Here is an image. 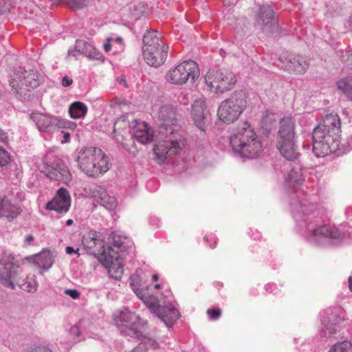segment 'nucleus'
Instances as JSON below:
<instances>
[{"mask_svg":"<svg viewBox=\"0 0 352 352\" xmlns=\"http://www.w3.org/2000/svg\"><path fill=\"white\" fill-rule=\"evenodd\" d=\"M21 212V209L19 206L12 204L8 197L0 196V218L11 220Z\"/></svg>","mask_w":352,"mask_h":352,"instance_id":"aec40b11","label":"nucleus"},{"mask_svg":"<svg viewBox=\"0 0 352 352\" xmlns=\"http://www.w3.org/2000/svg\"><path fill=\"white\" fill-rule=\"evenodd\" d=\"M153 281H157L159 279V276L157 274H154L152 277Z\"/></svg>","mask_w":352,"mask_h":352,"instance_id":"13d9d810","label":"nucleus"},{"mask_svg":"<svg viewBox=\"0 0 352 352\" xmlns=\"http://www.w3.org/2000/svg\"><path fill=\"white\" fill-rule=\"evenodd\" d=\"M130 352H147V349L144 344L140 343Z\"/></svg>","mask_w":352,"mask_h":352,"instance_id":"a18cd8bd","label":"nucleus"},{"mask_svg":"<svg viewBox=\"0 0 352 352\" xmlns=\"http://www.w3.org/2000/svg\"><path fill=\"white\" fill-rule=\"evenodd\" d=\"M206 100L203 98L195 100L192 104L191 114L196 126L204 131L206 128V120L208 112L206 111Z\"/></svg>","mask_w":352,"mask_h":352,"instance_id":"a211bd4d","label":"nucleus"},{"mask_svg":"<svg viewBox=\"0 0 352 352\" xmlns=\"http://www.w3.org/2000/svg\"><path fill=\"white\" fill-rule=\"evenodd\" d=\"M72 79L68 76H64L62 79V85L63 87H69L72 84Z\"/></svg>","mask_w":352,"mask_h":352,"instance_id":"49530a36","label":"nucleus"},{"mask_svg":"<svg viewBox=\"0 0 352 352\" xmlns=\"http://www.w3.org/2000/svg\"><path fill=\"white\" fill-rule=\"evenodd\" d=\"M349 288L352 292V276L349 278Z\"/></svg>","mask_w":352,"mask_h":352,"instance_id":"4d7b16f0","label":"nucleus"},{"mask_svg":"<svg viewBox=\"0 0 352 352\" xmlns=\"http://www.w3.org/2000/svg\"><path fill=\"white\" fill-rule=\"evenodd\" d=\"M200 76L198 64L194 60H185L171 68L166 73V80L175 85L195 83Z\"/></svg>","mask_w":352,"mask_h":352,"instance_id":"0eeeda50","label":"nucleus"},{"mask_svg":"<svg viewBox=\"0 0 352 352\" xmlns=\"http://www.w3.org/2000/svg\"><path fill=\"white\" fill-rule=\"evenodd\" d=\"M337 87L349 100H352V76L344 77L337 82Z\"/></svg>","mask_w":352,"mask_h":352,"instance_id":"72a5a7b5","label":"nucleus"},{"mask_svg":"<svg viewBox=\"0 0 352 352\" xmlns=\"http://www.w3.org/2000/svg\"><path fill=\"white\" fill-rule=\"evenodd\" d=\"M63 124L61 127H69V128H75L76 126V124L74 122H67L63 120Z\"/></svg>","mask_w":352,"mask_h":352,"instance_id":"8fccbe9b","label":"nucleus"},{"mask_svg":"<svg viewBox=\"0 0 352 352\" xmlns=\"http://www.w3.org/2000/svg\"><path fill=\"white\" fill-rule=\"evenodd\" d=\"M72 223H73V220H72V219H68V220H67V221H66V225H67V226H71Z\"/></svg>","mask_w":352,"mask_h":352,"instance_id":"bf43d9fd","label":"nucleus"},{"mask_svg":"<svg viewBox=\"0 0 352 352\" xmlns=\"http://www.w3.org/2000/svg\"><path fill=\"white\" fill-rule=\"evenodd\" d=\"M157 314L167 327H171L180 316L179 311L172 304L165 307L159 306Z\"/></svg>","mask_w":352,"mask_h":352,"instance_id":"5701e85b","label":"nucleus"},{"mask_svg":"<svg viewBox=\"0 0 352 352\" xmlns=\"http://www.w3.org/2000/svg\"><path fill=\"white\" fill-rule=\"evenodd\" d=\"M38 168L41 172L43 173L51 179L60 181L66 184L72 179V176L68 167L61 162H58L55 164H50L46 160H43L38 165Z\"/></svg>","mask_w":352,"mask_h":352,"instance_id":"f8f14e48","label":"nucleus"},{"mask_svg":"<svg viewBox=\"0 0 352 352\" xmlns=\"http://www.w3.org/2000/svg\"><path fill=\"white\" fill-rule=\"evenodd\" d=\"M204 241H208V237L207 236H204Z\"/></svg>","mask_w":352,"mask_h":352,"instance_id":"69168bd1","label":"nucleus"},{"mask_svg":"<svg viewBox=\"0 0 352 352\" xmlns=\"http://www.w3.org/2000/svg\"><path fill=\"white\" fill-rule=\"evenodd\" d=\"M294 122L292 118H283L280 122L278 139H294Z\"/></svg>","mask_w":352,"mask_h":352,"instance_id":"393cba45","label":"nucleus"},{"mask_svg":"<svg viewBox=\"0 0 352 352\" xmlns=\"http://www.w3.org/2000/svg\"><path fill=\"white\" fill-rule=\"evenodd\" d=\"M0 140L3 143H7L8 142V135L7 133L3 131L1 129H0Z\"/></svg>","mask_w":352,"mask_h":352,"instance_id":"09e8293b","label":"nucleus"},{"mask_svg":"<svg viewBox=\"0 0 352 352\" xmlns=\"http://www.w3.org/2000/svg\"><path fill=\"white\" fill-rule=\"evenodd\" d=\"M230 141L233 151L243 157H256L262 151L261 142L253 126L247 121L238 123Z\"/></svg>","mask_w":352,"mask_h":352,"instance_id":"7ed1b4c3","label":"nucleus"},{"mask_svg":"<svg viewBox=\"0 0 352 352\" xmlns=\"http://www.w3.org/2000/svg\"><path fill=\"white\" fill-rule=\"evenodd\" d=\"M157 115L162 123L157 138L158 142L153 148V152L158 162L161 163L168 156L179 153L185 145V140L171 127L176 115L175 109L172 105H162L159 109Z\"/></svg>","mask_w":352,"mask_h":352,"instance_id":"f257e3e1","label":"nucleus"},{"mask_svg":"<svg viewBox=\"0 0 352 352\" xmlns=\"http://www.w3.org/2000/svg\"><path fill=\"white\" fill-rule=\"evenodd\" d=\"M94 200L104 208L112 210L117 206V201L114 197L109 196L107 190L102 186H98L93 191Z\"/></svg>","mask_w":352,"mask_h":352,"instance_id":"4be33fe9","label":"nucleus"},{"mask_svg":"<svg viewBox=\"0 0 352 352\" xmlns=\"http://www.w3.org/2000/svg\"><path fill=\"white\" fill-rule=\"evenodd\" d=\"M344 63L351 69H352V50L346 52L343 57Z\"/></svg>","mask_w":352,"mask_h":352,"instance_id":"a19ab883","label":"nucleus"},{"mask_svg":"<svg viewBox=\"0 0 352 352\" xmlns=\"http://www.w3.org/2000/svg\"><path fill=\"white\" fill-rule=\"evenodd\" d=\"M206 313L213 320H217L221 316V310L219 308L208 309Z\"/></svg>","mask_w":352,"mask_h":352,"instance_id":"58836bf2","label":"nucleus"},{"mask_svg":"<svg viewBox=\"0 0 352 352\" xmlns=\"http://www.w3.org/2000/svg\"><path fill=\"white\" fill-rule=\"evenodd\" d=\"M312 237L316 243H318L322 237L332 239H343L344 238V233L335 226L324 225L314 229L312 231Z\"/></svg>","mask_w":352,"mask_h":352,"instance_id":"6ab92c4d","label":"nucleus"},{"mask_svg":"<svg viewBox=\"0 0 352 352\" xmlns=\"http://www.w3.org/2000/svg\"><path fill=\"white\" fill-rule=\"evenodd\" d=\"M120 82L121 83H123V84L124 85V86H125V87H127V85H126V80H125V79H124V78H121L120 79Z\"/></svg>","mask_w":352,"mask_h":352,"instance_id":"052dcab7","label":"nucleus"},{"mask_svg":"<svg viewBox=\"0 0 352 352\" xmlns=\"http://www.w3.org/2000/svg\"><path fill=\"white\" fill-rule=\"evenodd\" d=\"M31 117L40 131H52L63 124L62 119L43 113H32Z\"/></svg>","mask_w":352,"mask_h":352,"instance_id":"f3484780","label":"nucleus"},{"mask_svg":"<svg viewBox=\"0 0 352 352\" xmlns=\"http://www.w3.org/2000/svg\"><path fill=\"white\" fill-rule=\"evenodd\" d=\"M81 52L89 59L100 63H102L104 60L103 55L95 47L87 43H83V47L81 49Z\"/></svg>","mask_w":352,"mask_h":352,"instance_id":"2f4dec72","label":"nucleus"},{"mask_svg":"<svg viewBox=\"0 0 352 352\" xmlns=\"http://www.w3.org/2000/svg\"><path fill=\"white\" fill-rule=\"evenodd\" d=\"M142 53L145 61L151 66L162 65L167 58L168 46L157 31H147L143 37Z\"/></svg>","mask_w":352,"mask_h":352,"instance_id":"39448f33","label":"nucleus"},{"mask_svg":"<svg viewBox=\"0 0 352 352\" xmlns=\"http://www.w3.org/2000/svg\"><path fill=\"white\" fill-rule=\"evenodd\" d=\"M208 90L214 94H223L235 86L237 79L232 72L226 69H210L204 76Z\"/></svg>","mask_w":352,"mask_h":352,"instance_id":"1a4fd4ad","label":"nucleus"},{"mask_svg":"<svg viewBox=\"0 0 352 352\" xmlns=\"http://www.w3.org/2000/svg\"><path fill=\"white\" fill-rule=\"evenodd\" d=\"M113 38L108 37L107 38L104 43L103 44V48L106 52H109L111 50V43L113 41Z\"/></svg>","mask_w":352,"mask_h":352,"instance_id":"37998d69","label":"nucleus"},{"mask_svg":"<svg viewBox=\"0 0 352 352\" xmlns=\"http://www.w3.org/2000/svg\"><path fill=\"white\" fill-rule=\"evenodd\" d=\"M248 106V96L242 90L236 91L223 100L217 109L219 120L226 124L236 122Z\"/></svg>","mask_w":352,"mask_h":352,"instance_id":"423d86ee","label":"nucleus"},{"mask_svg":"<svg viewBox=\"0 0 352 352\" xmlns=\"http://www.w3.org/2000/svg\"><path fill=\"white\" fill-rule=\"evenodd\" d=\"M329 331H330V333H332L333 331H335V330H334V329H332V330H331V327L329 328Z\"/></svg>","mask_w":352,"mask_h":352,"instance_id":"0e129e2a","label":"nucleus"},{"mask_svg":"<svg viewBox=\"0 0 352 352\" xmlns=\"http://www.w3.org/2000/svg\"><path fill=\"white\" fill-rule=\"evenodd\" d=\"M16 285H19L23 290L31 292L36 289L37 284L34 276H28L26 273L22 270L21 276H18L17 281L14 283V287Z\"/></svg>","mask_w":352,"mask_h":352,"instance_id":"c756f323","label":"nucleus"},{"mask_svg":"<svg viewBox=\"0 0 352 352\" xmlns=\"http://www.w3.org/2000/svg\"><path fill=\"white\" fill-rule=\"evenodd\" d=\"M64 138H65V142H68L69 139V137H70V135L69 133H65L64 132Z\"/></svg>","mask_w":352,"mask_h":352,"instance_id":"6e6d98bb","label":"nucleus"},{"mask_svg":"<svg viewBox=\"0 0 352 352\" xmlns=\"http://www.w3.org/2000/svg\"><path fill=\"white\" fill-rule=\"evenodd\" d=\"M88 0H69L67 6L73 10L82 9L87 5Z\"/></svg>","mask_w":352,"mask_h":352,"instance_id":"e433bc0d","label":"nucleus"},{"mask_svg":"<svg viewBox=\"0 0 352 352\" xmlns=\"http://www.w3.org/2000/svg\"><path fill=\"white\" fill-rule=\"evenodd\" d=\"M277 148L280 154L288 160H294L298 155L294 139H278Z\"/></svg>","mask_w":352,"mask_h":352,"instance_id":"412c9836","label":"nucleus"},{"mask_svg":"<svg viewBox=\"0 0 352 352\" xmlns=\"http://www.w3.org/2000/svg\"><path fill=\"white\" fill-rule=\"evenodd\" d=\"M113 134L118 143L124 144V141L130 136L129 123L125 118H120L116 121Z\"/></svg>","mask_w":352,"mask_h":352,"instance_id":"b1692460","label":"nucleus"},{"mask_svg":"<svg viewBox=\"0 0 352 352\" xmlns=\"http://www.w3.org/2000/svg\"><path fill=\"white\" fill-rule=\"evenodd\" d=\"M82 243L86 251L94 254L98 259V256L106 252L108 255V250L104 246V242L96 232L91 231L83 236Z\"/></svg>","mask_w":352,"mask_h":352,"instance_id":"2eb2a0df","label":"nucleus"},{"mask_svg":"<svg viewBox=\"0 0 352 352\" xmlns=\"http://www.w3.org/2000/svg\"><path fill=\"white\" fill-rule=\"evenodd\" d=\"M87 112L86 105L81 102H73L69 109V113L71 118L74 119L81 118L85 116Z\"/></svg>","mask_w":352,"mask_h":352,"instance_id":"473e14b6","label":"nucleus"},{"mask_svg":"<svg viewBox=\"0 0 352 352\" xmlns=\"http://www.w3.org/2000/svg\"><path fill=\"white\" fill-rule=\"evenodd\" d=\"M341 310L340 308L336 309H327L325 311L322 322L325 327L333 326L339 324L343 320L342 316L340 315Z\"/></svg>","mask_w":352,"mask_h":352,"instance_id":"cd10ccee","label":"nucleus"},{"mask_svg":"<svg viewBox=\"0 0 352 352\" xmlns=\"http://www.w3.org/2000/svg\"><path fill=\"white\" fill-rule=\"evenodd\" d=\"M70 333H74V334L78 335V334H79V330H78V328L77 327H72L70 329Z\"/></svg>","mask_w":352,"mask_h":352,"instance_id":"3c124183","label":"nucleus"},{"mask_svg":"<svg viewBox=\"0 0 352 352\" xmlns=\"http://www.w3.org/2000/svg\"><path fill=\"white\" fill-rule=\"evenodd\" d=\"M53 4H58L60 1H65L67 4L69 0H51Z\"/></svg>","mask_w":352,"mask_h":352,"instance_id":"5fc2aeb1","label":"nucleus"},{"mask_svg":"<svg viewBox=\"0 0 352 352\" xmlns=\"http://www.w3.org/2000/svg\"><path fill=\"white\" fill-rule=\"evenodd\" d=\"M76 160L81 171L94 178L107 173L111 166L104 152L96 147H85L80 149Z\"/></svg>","mask_w":352,"mask_h":352,"instance_id":"20e7f679","label":"nucleus"},{"mask_svg":"<svg viewBox=\"0 0 352 352\" xmlns=\"http://www.w3.org/2000/svg\"><path fill=\"white\" fill-rule=\"evenodd\" d=\"M36 262L40 267L47 270L52 265L53 258L49 252H42L37 256Z\"/></svg>","mask_w":352,"mask_h":352,"instance_id":"f704fd0d","label":"nucleus"},{"mask_svg":"<svg viewBox=\"0 0 352 352\" xmlns=\"http://www.w3.org/2000/svg\"><path fill=\"white\" fill-rule=\"evenodd\" d=\"M281 67L289 73L302 74L309 66L307 56L285 52L280 56Z\"/></svg>","mask_w":352,"mask_h":352,"instance_id":"9b49d317","label":"nucleus"},{"mask_svg":"<svg viewBox=\"0 0 352 352\" xmlns=\"http://www.w3.org/2000/svg\"><path fill=\"white\" fill-rule=\"evenodd\" d=\"M27 352H52L50 349L45 347H37L28 350Z\"/></svg>","mask_w":352,"mask_h":352,"instance_id":"de8ad7c7","label":"nucleus"},{"mask_svg":"<svg viewBox=\"0 0 352 352\" xmlns=\"http://www.w3.org/2000/svg\"><path fill=\"white\" fill-rule=\"evenodd\" d=\"M305 178L302 175V170L298 168H293L288 173L286 182L291 187H298L304 182Z\"/></svg>","mask_w":352,"mask_h":352,"instance_id":"7c9ffc66","label":"nucleus"},{"mask_svg":"<svg viewBox=\"0 0 352 352\" xmlns=\"http://www.w3.org/2000/svg\"><path fill=\"white\" fill-rule=\"evenodd\" d=\"M259 20L261 21L263 25V28L266 31H272L271 28L276 25L273 10L268 6H263L261 8Z\"/></svg>","mask_w":352,"mask_h":352,"instance_id":"bb28decb","label":"nucleus"},{"mask_svg":"<svg viewBox=\"0 0 352 352\" xmlns=\"http://www.w3.org/2000/svg\"><path fill=\"white\" fill-rule=\"evenodd\" d=\"M10 160L9 153L0 146V166L7 165Z\"/></svg>","mask_w":352,"mask_h":352,"instance_id":"4c0bfd02","label":"nucleus"},{"mask_svg":"<svg viewBox=\"0 0 352 352\" xmlns=\"http://www.w3.org/2000/svg\"><path fill=\"white\" fill-rule=\"evenodd\" d=\"M329 352H352V344L348 341L337 342Z\"/></svg>","mask_w":352,"mask_h":352,"instance_id":"c9c22d12","label":"nucleus"},{"mask_svg":"<svg viewBox=\"0 0 352 352\" xmlns=\"http://www.w3.org/2000/svg\"><path fill=\"white\" fill-rule=\"evenodd\" d=\"M64 293L69 296L73 299H78L80 297V292L76 289H65Z\"/></svg>","mask_w":352,"mask_h":352,"instance_id":"79ce46f5","label":"nucleus"},{"mask_svg":"<svg viewBox=\"0 0 352 352\" xmlns=\"http://www.w3.org/2000/svg\"><path fill=\"white\" fill-rule=\"evenodd\" d=\"M340 132L338 115L333 112L326 114L312 133L315 155L318 157H324L336 151L339 146Z\"/></svg>","mask_w":352,"mask_h":352,"instance_id":"f03ea898","label":"nucleus"},{"mask_svg":"<svg viewBox=\"0 0 352 352\" xmlns=\"http://www.w3.org/2000/svg\"><path fill=\"white\" fill-rule=\"evenodd\" d=\"M133 137L140 143L146 144L153 140L154 134L147 124H143L135 131Z\"/></svg>","mask_w":352,"mask_h":352,"instance_id":"a878e982","label":"nucleus"},{"mask_svg":"<svg viewBox=\"0 0 352 352\" xmlns=\"http://www.w3.org/2000/svg\"><path fill=\"white\" fill-rule=\"evenodd\" d=\"M116 41L118 42V43H122V38L120 36L117 37L116 38Z\"/></svg>","mask_w":352,"mask_h":352,"instance_id":"680f3d73","label":"nucleus"},{"mask_svg":"<svg viewBox=\"0 0 352 352\" xmlns=\"http://www.w3.org/2000/svg\"><path fill=\"white\" fill-rule=\"evenodd\" d=\"M66 252L67 254H70L74 252V248L72 247L68 246L66 248Z\"/></svg>","mask_w":352,"mask_h":352,"instance_id":"864d4df0","label":"nucleus"},{"mask_svg":"<svg viewBox=\"0 0 352 352\" xmlns=\"http://www.w3.org/2000/svg\"><path fill=\"white\" fill-rule=\"evenodd\" d=\"M71 206V197L69 191L60 188L54 197L47 204L46 208L59 213L67 212Z\"/></svg>","mask_w":352,"mask_h":352,"instance_id":"dca6fc26","label":"nucleus"},{"mask_svg":"<svg viewBox=\"0 0 352 352\" xmlns=\"http://www.w3.org/2000/svg\"><path fill=\"white\" fill-rule=\"evenodd\" d=\"M130 287L137 296L141 300L145 301L147 299L146 289L142 284V280L140 276L133 274L130 276Z\"/></svg>","mask_w":352,"mask_h":352,"instance_id":"c85d7f7f","label":"nucleus"},{"mask_svg":"<svg viewBox=\"0 0 352 352\" xmlns=\"http://www.w3.org/2000/svg\"><path fill=\"white\" fill-rule=\"evenodd\" d=\"M160 287H161V286H160V284H155V286H154L155 289H160Z\"/></svg>","mask_w":352,"mask_h":352,"instance_id":"e2e57ef3","label":"nucleus"},{"mask_svg":"<svg viewBox=\"0 0 352 352\" xmlns=\"http://www.w3.org/2000/svg\"><path fill=\"white\" fill-rule=\"evenodd\" d=\"M112 238L113 241V245L117 248H121L123 245V242L122 241L121 238L119 236H116L114 234L112 236Z\"/></svg>","mask_w":352,"mask_h":352,"instance_id":"c03bdc74","label":"nucleus"},{"mask_svg":"<svg viewBox=\"0 0 352 352\" xmlns=\"http://www.w3.org/2000/svg\"><path fill=\"white\" fill-rule=\"evenodd\" d=\"M113 320L122 332L135 334L140 318L134 312L124 309L113 314Z\"/></svg>","mask_w":352,"mask_h":352,"instance_id":"ddd939ff","label":"nucleus"},{"mask_svg":"<svg viewBox=\"0 0 352 352\" xmlns=\"http://www.w3.org/2000/svg\"><path fill=\"white\" fill-rule=\"evenodd\" d=\"M215 245H216V242L214 243V244L213 245H211V248H215Z\"/></svg>","mask_w":352,"mask_h":352,"instance_id":"338daca9","label":"nucleus"},{"mask_svg":"<svg viewBox=\"0 0 352 352\" xmlns=\"http://www.w3.org/2000/svg\"><path fill=\"white\" fill-rule=\"evenodd\" d=\"M22 269L14 257L3 253L0 258V283L6 287L14 289V283L21 276Z\"/></svg>","mask_w":352,"mask_h":352,"instance_id":"9d476101","label":"nucleus"},{"mask_svg":"<svg viewBox=\"0 0 352 352\" xmlns=\"http://www.w3.org/2000/svg\"><path fill=\"white\" fill-rule=\"evenodd\" d=\"M108 255L106 252L98 256V261L108 270L111 277L116 280L121 278L124 269L119 261L118 253L111 247L107 248Z\"/></svg>","mask_w":352,"mask_h":352,"instance_id":"4468645a","label":"nucleus"},{"mask_svg":"<svg viewBox=\"0 0 352 352\" xmlns=\"http://www.w3.org/2000/svg\"><path fill=\"white\" fill-rule=\"evenodd\" d=\"M33 241H34V237L32 235L28 236L25 239V242L27 243H30Z\"/></svg>","mask_w":352,"mask_h":352,"instance_id":"603ef678","label":"nucleus"},{"mask_svg":"<svg viewBox=\"0 0 352 352\" xmlns=\"http://www.w3.org/2000/svg\"><path fill=\"white\" fill-rule=\"evenodd\" d=\"M11 7L10 0H0V12L3 13L10 10Z\"/></svg>","mask_w":352,"mask_h":352,"instance_id":"ea45409f","label":"nucleus"},{"mask_svg":"<svg viewBox=\"0 0 352 352\" xmlns=\"http://www.w3.org/2000/svg\"><path fill=\"white\" fill-rule=\"evenodd\" d=\"M41 77L34 69L14 70L10 76V86L15 94L26 95L28 91L39 86Z\"/></svg>","mask_w":352,"mask_h":352,"instance_id":"6e6552de","label":"nucleus"}]
</instances>
